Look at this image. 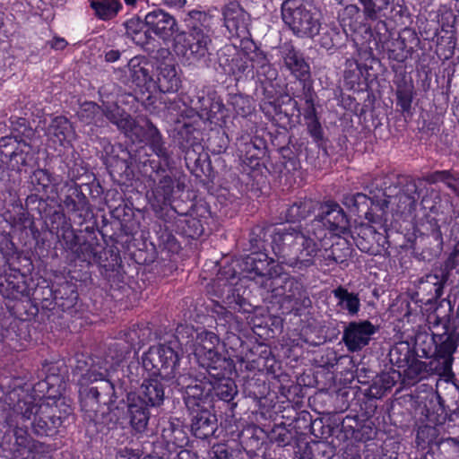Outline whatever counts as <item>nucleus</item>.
Instances as JSON below:
<instances>
[{"mask_svg":"<svg viewBox=\"0 0 459 459\" xmlns=\"http://www.w3.org/2000/svg\"><path fill=\"white\" fill-rule=\"evenodd\" d=\"M420 368H421V364H420V363H416V364L412 365V366H411V367H410V368L408 369L407 375H408V376H411V372L414 368L420 369Z\"/></svg>","mask_w":459,"mask_h":459,"instance_id":"79ce46f5","label":"nucleus"},{"mask_svg":"<svg viewBox=\"0 0 459 459\" xmlns=\"http://www.w3.org/2000/svg\"><path fill=\"white\" fill-rule=\"evenodd\" d=\"M268 274L270 275V277H273L272 273L268 272Z\"/></svg>","mask_w":459,"mask_h":459,"instance_id":"8fccbe9b","label":"nucleus"},{"mask_svg":"<svg viewBox=\"0 0 459 459\" xmlns=\"http://www.w3.org/2000/svg\"><path fill=\"white\" fill-rule=\"evenodd\" d=\"M120 53L117 50H109L106 53L105 58L108 62H115L118 60Z\"/></svg>","mask_w":459,"mask_h":459,"instance_id":"c9c22d12","label":"nucleus"},{"mask_svg":"<svg viewBox=\"0 0 459 459\" xmlns=\"http://www.w3.org/2000/svg\"><path fill=\"white\" fill-rule=\"evenodd\" d=\"M435 238H436L437 240L441 239V236H440V233H439V232H436Z\"/></svg>","mask_w":459,"mask_h":459,"instance_id":"49530a36","label":"nucleus"},{"mask_svg":"<svg viewBox=\"0 0 459 459\" xmlns=\"http://www.w3.org/2000/svg\"><path fill=\"white\" fill-rule=\"evenodd\" d=\"M283 22L299 37L313 38L320 30L316 13L307 7L304 0H286L281 6Z\"/></svg>","mask_w":459,"mask_h":459,"instance_id":"0eeeda50","label":"nucleus"},{"mask_svg":"<svg viewBox=\"0 0 459 459\" xmlns=\"http://www.w3.org/2000/svg\"><path fill=\"white\" fill-rule=\"evenodd\" d=\"M431 279L437 280V277L432 276V275H428L427 276V281H429V280H431Z\"/></svg>","mask_w":459,"mask_h":459,"instance_id":"a18cd8bd","label":"nucleus"},{"mask_svg":"<svg viewBox=\"0 0 459 459\" xmlns=\"http://www.w3.org/2000/svg\"><path fill=\"white\" fill-rule=\"evenodd\" d=\"M178 355L169 346L152 347L143 356V367L151 372L152 377L144 380L137 395L142 397L146 406H160L164 400V388L158 377L171 379L176 376Z\"/></svg>","mask_w":459,"mask_h":459,"instance_id":"20e7f679","label":"nucleus"},{"mask_svg":"<svg viewBox=\"0 0 459 459\" xmlns=\"http://www.w3.org/2000/svg\"><path fill=\"white\" fill-rule=\"evenodd\" d=\"M266 255L264 254H252L247 257V264H251L250 271L254 272L257 275H265L267 273H264V265L266 264Z\"/></svg>","mask_w":459,"mask_h":459,"instance_id":"393cba45","label":"nucleus"},{"mask_svg":"<svg viewBox=\"0 0 459 459\" xmlns=\"http://www.w3.org/2000/svg\"><path fill=\"white\" fill-rule=\"evenodd\" d=\"M312 203L310 201H304L299 204H294L286 212L285 219L287 221L294 222L304 218L310 211Z\"/></svg>","mask_w":459,"mask_h":459,"instance_id":"412c9836","label":"nucleus"},{"mask_svg":"<svg viewBox=\"0 0 459 459\" xmlns=\"http://www.w3.org/2000/svg\"><path fill=\"white\" fill-rule=\"evenodd\" d=\"M309 226L312 231L317 233L320 230H325L327 241L330 242L328 247H330L333 246L331 238L333 236H341L347 232L349 221L340 205L329 202L320 206V212Z\"/></svg>","mask_w":459,"mask_h":459,"instance_id":"1a4fd4ad","label":"nucleus"},{"mask_svg":"<svg viewBox=\"0 0 459 459\" xmlns=\"http://www.w3.org/2000/svg\"><path fill=\"white\" fill-rule=\"evenodd\" d=\"M215 453H221L225 458L228 456V452L222 446L216 447Z\"/></svg>","mask_w":459,"mask_h":459,"instance_id":"a19ab883","label":"nucleus"},{"mask_svg":"<svg viewBox=\"0 0 459 459\" xmlns=\"http://www.w3.org/2000/svg\"><path fill=\"white\" fill-rule=\"evenodd\" d=\"M394 352H396V349H393V350L391 351L390 355H391V357H392V359H391L392 360H393V356H394Z\"/></svg>","mask_w":459,"mask_h":459,"instance_id":"09e8293b","label":"nucleus"},{"mask_svg":"<svg viewBox=\"0 0 459 459\" xmlns=\"http://www.w3.org/2000/svg\"><path fill=\"white\" fill-rule=\"evenodd\" d=\"M168 5H182L186 0H164Z\"/></svg>","mask_w":459,"mask_h":459,"instance_id":"e433bc0d","label":"nucleus"},{"mask_svg":"<svg viewBox=\"0 0 459 459\" xmlns=\"http://www.w3.org/2000/svg\"><path fill=\"white\" fill-rule=\"evenodd\" d=\"M59 419L52 420L51 426L42 419H36L33 422V429L35 432L39 435H51L53 433V429L57 427L60 424Z\"/></svg>","mask_w":459,"mask_h":459,"instance_id":"bb28decb","label":"nucleus"},{"mask_svg":"<svg viewBox=\"0 0 459 459\" xmlns=\"http://www.w3.org/2000/svg\"><path fill=\"white\" fill-rule=\"evenodd\" d=\"M178 385L184 389V399L189 410L195 411L203 408V404L212 394V380L210 377L204 379L187 378L181 376L178 379Z\"/></svg>","mask_w":459,"mask_h":459,"instance_id":"9d476101","label":"nucleus"},{"mask_svg":"<svg viewBox=\"0 0 459 459\" xmlns=\"http://www.w3.org/2000/svg\"><path fill=\"white\" fill-rule=\"evenodd\" d=\"M434 290H435V292H436V296L438 297L440 294L438 293V290L440 289L439 286L437 285V283L435 282L434 283V286H433Z\"/></svg>","mask_w":459,"mask_h":459,"instance_id":"c03bdc74","label":"nucleus"},{"mask_svg":"<svg viewBox=\"0 0 459 459\" xmlns=\"http://www.w3.org/2000/svg\"><path fill=\"white\" fill-rule=\"evenodd\" d=\"M15 436V444L17 446V451L19 452L22 448H29V451L31 453H37L39 451H45V446L41 443H33L31 446L30 445V440L28 437V433L23 429H17L14 433Z\"/></svg>","mask_w":459,"mask_h":459,"instance_id":"4be33fe9","label":"nucleus"},{"mask_svg":"<svg viewBox=\"0 0 459 459\" xmlns=\"http://www.w3.org/2000/svg\"><path fill=\"white\" fill-rule=\"evenodd\" d=\"M334 297L339 299V305L351 315H355L359 310V299L357 295L350 293L347 290L339 287L333 290Z\"/></svg>","mask_w":459,"mask_h":459,"instance_id":"aec40b11","label":"nucleus"},{"mask_svg":"<svg viewBox=\"0 0 459 459\" xmlns=\"http://www.w3.org/2000/svg\"><path fill=\"white\" fill-rule=\"evenodd\" d=\"M117 459H137V455L131 450H124L119 453Z\"/></svg>","mask_w":459,"mask_h":459,"instance_id":"f704fd0d","label":"nucleus"},{"mask_svg":"<svg viewBox=\"0 0 459 459\" xmlns=\"http://www.w3.org/2000/svg\"><path fill=\"white\" fill-rule=\"evenodd\" d=\"M281 53L285 65L298 79H305L308 75V65L292 47L284 46Z\"/></svg>","mask_w":459,"mask_h":459,"instance_id":"a211bd4d","label":"nucleus"},{"mask_svg":"<svg viewBox=\"0 0 459 459\" xmlns=\"http://www.w3.org/2000/svg\"><path fill=\"white\" fill-rule=\"evenodd\" d=\"M0 147H11L12 151H3L2 152L5 157H9L13 163V166L19 167L20 165H26L32 158V147L30 143L26 140H18L16 137H4L0 140Z\"/></svg>","mask_w":459,"mask_h":459,"instance_id":"4468645a","label":"nucleus"},{"mask_svg":"<svg viewBox=\"0 0 459 459\" xmlns=\"http://www.w3.org/2000/svg\"><path fill=\"white\" fill-rule=\"evenodd\" d=\"M223 21L232 37H246L248 33L249 15L237 3H230L223 9Z\"/></svg>","mask_w":459,"mask_h":459,"instance_id":"ddd939ff","label":"nucleus"},{"mask_svg":"<svg viewBox=\"0 0 459 459\" xmlns=\"http://www.w3.org/2000/svg\"><path fill=\"white\" fill-rule=\"evenodd\" d=\"M187 224L189 227H193V230L189 233L190 237L195 238L200 236L204 232V227L201 224L200 221L190 219L187 221Z\"/></svg>","mask_w":459,"mask_h":459,"instance_id":"7c9ffc66","label":"nucleus"},{"mask_svg":"<svg viewBox=\"0 0 459 459\" xmlns=\"http://www.w3.org/2000/svg\"><path fill=\"white\" fill-rule=\"evenodd\" d=\"M192 432L198 438H206L215 432L217 418L211 411L201 408L192 420Z\"/></svg>","mask_w":459,"mask_h":459,"instance_id":"f3484780","label":"nucleus"},{"mask_svg":"<svg viewBox=\"0 0 459 459\" xmlns=\"http://www.w3.org/2000/svg\"><path fill=\"white\" fill-rule=\"evenodd\" d=\"M146 62L135 56L128 63L133 81L138 87L152 91L158 89L161 92H175L179 89L180 78L175 65L164 63L158 68L157 79L153 81L149 74Z\"/></svg>","mask_w":459,"mask_h":459,"instance_id":"39448f33","label":"nucleus"},{"mask_svg":"<svg viewBox=\"0 0 459 459\" xmlns=\"http://www.w3.org/2000/svg\"><path fill=\"white\" fill-rule=\"evenodd\" d=\"M105 113V116L114 124H116L120 129H122L126 134L129 136H135L139 141H143L142 128L137 126L134 121L126 113L122 112L120 108L114 105L112 109L106 108L105 110H101L100 108L94 102H85L82 105L79 111V117L82 121L90 124L91 122L97 123L98 117Z\"/></svg>","mask_w":459,"mask_h":459,"instance_id":"6e6552de","label":"nucleus"},{"mask_svg":"<svg viewBox=\"0 0 459 459\" xmlns=\"http://www.w3.org/2000/svg\"><path fill=\"white\" fill-rule=\"evenodd\" d=\"M254 67H264L268 64L266 56L259 51L255 54V57H252Z\"/></svg>","mask_w":459,"mask_h":459,"instance_id":"2f4dec72","label":"nucleus"},{"mask_svg":"<svg viewBox=\"0 0 459 459\" xmlns=\"http://www.w3.org/2000/svg\"><path fill=\"white\" fill-rule=\"evenodd\" d=\"M49 143L53 148L57 150L61 148H68L75 138V132L65 117H56L51 118L50 123L46 130Z\"/></svg>","mask_w":459,"mask_h":459,"instance_id":"f8f14e48","label":"nucleus"},{"mask_svg":"<svg viewBox=\"0 0 459 459\" xmlns=\"http://www.w3.org/2000/svg\"><path fill=\"white\" fill-rule=\"evenodd\" d=\"M398 374L384 373L379 377V383L381 384L380 389L376 393V396L381 397L385 393L390 390L397 382Z\"/></svg>","mask_w":459,"mask_h":459,"instance_id":"a878e982","label":"nucleus"},{"mask_svg":"<svg viewBox=\"0 0 459 459\" xmlns=\"http://www.w3.org/2000/svg\"><path fill=\"white\" fill-rule=\"evenodd\" d=\"M330 242L325 230L319 233L312 231L310 226L306 228L305 232H299L291 226L276 229L273 235L272 248L274 254L282 258L290 257L281 263L290 266H296L298 262H309L308 259L299 258L297 253L303 256H315L322 249L327 250Z\"/></svg>","mask_w":459,"mask_h":459,"instance_id":"7ed1b4c3","label":"nucleus"},{"mask_svg":"<svg viewBox=\"0 0 459 459\" xmlns=\"http://www.w3.org/2000/svg\"><path fill=\"white\" fill-rule=\"evenodd\" d=\"M447 440H448L449 442L453 443V444H457V441H456V439H455V438H449V439H447Z\"/></svg>","mask_w":459,"mask_h":459,"instance_id":"de8ad7c7","label":"nucleus"},{"mask_svg":"<svg viewBox=\"0 0 459 459\" xmlns=\"http://www.w3.org/2000/svg\"><path fill=\"white\" fill-rule=\"evenodd\" d=\"M22 134L26 138H30L33 134V131L31 128H25Z\"/></svg>","mask_w":459,"mask_h":459,"instance_id":"37998d69","label":"nucleus"},{"mask_svg":"<svg viewBox=\"0 0 459 459\" xmlns=\"http://www.w3.org/2000/svg\"><path fill=\"white\" fill-rule=\"evenodd\" d=\"M220 340L211 332L198 334L195 348V356L201 367L204 368L212 380V392L221 400L230 402L237 394L235 383L226 377L234 368L230 359L219 353Z\"/></svg>","mask_w":459,"mask_h":459,"instance_id":"f03ea898","label":"nucleus"},{"mask_svg":"<svg viewBox=\"0 0 459 459\" xmlns=\"http://www.w3.org/2000/svg\"><path fill=\"white\" fill-rule=\"evenodd\" d=\"M90 6L101 20L114 18L122 8L120 0H90Z\"/></svg>","mask_w":459,"mask_h":459,"instance_id":"6ab92c4d","label":"nucleus"},{"mask_svg":"<svg viewBox=\"0 0 459 459\" xmlns=\"http://www.w3.org/2000/svg\"><path fill=\"white\" fill-rule=\"evenodd\" d=\"M399 200L403 203L401 205L398 206V210L401 212H404L406 210H411L414 204V197L413 196H408V195H400Z\"/></svg>","mask_w":459,"mask_h":459,"instance_id":"473e14b6","label":"nucleus"},{"mask_svg":"<svg viewBox=\"0 0 459 459\" xmlns=\"http://www.w3.org/2000/svg\"><path fill=\"white\" fill-rule=\"evenodd\" d=\"M238 57L233 58L231 63L228 65L229 68L227 71L234 75L243 74L246 71L247 66L243 64L238 65Z\"/></svg>","mask_w":459,"mask_h":459,"instance_id":"c85d7f7f","label":"nucleus"},{"mask_svg":"<svg viewBox=\"0 0 459 459\" xmlns=\"http://www.w3.org/2000/svg\"><path fill=\"white\" fill-rule=\"evenodd\" d=\"M305 118L307 120V126L309 134L316 140H321L323 137V131L318 119L316 117V110L314 107L307 112Z\"/></svg>","mask_w":459,"mask_h":459,"instance_id":"5701e85b","label":"nucleus"},{"mask_svg":"<svg viewBox=\"0 0 459 459\" xmlns=\"http://www.w3.org/2000/svg\"><path fill=\"white\" fill-rule=\"evenodd\" d=\"M429 180L432 183L438 182V181H444L447 182L448 185H450V173L446 170L444 171H436L435 173L431 174L429 178Z\"/></svg>","mask_w":459,"mask_h":459,"instance_id":"c756f323","label":"nucleus"},{"mask_svg":"<svg viewBox=\"0 0 459 459\" xmlns=\"http://www.w3.org/2000/svg\"><path fill=\"white\" fill-rule=\"evenodd\" d=\"M190 19L202 22L201 26L193 25L190 33L178 32L176 19L169 13L156 9L149 12L144 18L147 32L153 33L163 40L173 37V49L178 56L196 58L204 56L211 43L210 18L202 12L192 11Z\"/></svg>","mask_w":459,"mask_h":459,"instance_id":"f257e3e1","label":"nucleus"},{"mask_svg":"<svg viewBox=\"0 0 459 459\" xmlns=\"http://www.w3.org/2000/svg\"><path fill=\"white\" fill-rule=\"evenodd\" d=\"M128 412L130 415V423L134 429L138 432L145 430L150 413L147 406L143 404L142 397L136 393H130L127 395Z\"/></svg>","mask_w":459,"mask_h":459,"instance_id":"2eb2a0df","label":"nucleus"},{"mask_svg":"<svg viewBox=\"0 0 459 459\" xmlns=\"http://www.w3.org/2000/svg\"><path fill=\"white\" fill-rule=\"evenodd\" d=\"M436 309L427 316V322L432 333L436 354L443 359L442 375H449L452 371L453 354L459 344V336L448 327V321L445 316L437 314Z\"/></svg>","mask_w":459,"mask_h":459,"instance_id":"423d86ee","label":"nucleus"},{"mask_svg":"<svg viewBox=\"0 0 459 459\" xmlns=\"http://www.w3.org/2000/svg\"><path fill=\"white\" fill-rule=\"evenodd\" d=\"M125 355L123 352L113 356L108 354L104 361H93L91 368H88L85 373H82L88 381L94 382L106 377L110 371L116 369V367L120 364L124 359Z\"/></svg>","mask_w":459,"mask_h":459,"instance_id":"dca6fc26","label":"nucleus"},{"mask_svg":"<svg viewBox=\"0 0 459 459\" xmlns=\"http://www.w3.org/2000/svg\"><path fill=\"white\" fill-rule=\"evenodd\" d=\"M377 327L369 321L352 322L345 328L343 342L350 351H357L368 345Z\"/></svg>","mask_w":459,"mask_h":459,"instance_id":"9b49d317","label":"nucleus"},{"mask_svg":"<svg viewBox=\"0 0 459 459\" xmlns=\"http://www.w3.org/2000/svg\"><path fill=\"white\" fill-rule=\"evenodd\" d=\"M34 177L38 178H46L48 181V174L44 170H38L34 173Z\"/></svg>","mask_w":459,"mask_h":459,"instance_id":"4c0bfd02","label":"nucleus"},{"mask_svg":"<svg viewBox=\"0 0 459 459\" xmlns=\"http://www.w3.org/2000/svg\"><path fill=\"white\" fill-rule=\"evenodd\" d=\"M67 45V42L65 39L63 38H55L53 39V40L50 42V46L51 48H55V49H57V50H62L64 49Z\"/></svg>","mask_w":459,"mask_h":459,"instance_id":"72a5a7b5","label":"nucleus"},{"mask_svg":"<svg viewBox=\"0 0 459 459\" xmlns=\"http://www.w3.org/2000/svg\"><path fill=\"white\" fill-rule=\"evenodd\" d=\"M397 106H399L403 113L409 114L411 109L413 100V92L411 88L398 89L396 91Z\"/></svg>","mask_w":459,"mask_h":459,"instance_id":"b1692460","label":"nucleus"},{"mask_svg":"<svg viewBox=\"0 0 459 459\" xmlns=\"http://www.w3.org/2000/svg\"><path fill=\"white\" fill-rule=\"evenodd\" d=\"M35 406L30 401H19L14 407L15 411L22 414V416L26 419H30L31 414L34 412Z\"/></svg>","mask_w":459,"mask_h":459,"instance_id":"cd10ccee","label":"nucleus"},{"mask_svg":"<svg viewBox=\"0 0 459 459\" xmlns=\"http://www.w3.org/2000/svg\"><path fill=\"white\" fill-rule=\"evenodd\" d=\"M126 6L130 8H134L138 0H124Z\"/></svg>","mask_w":459,"mask_h":459,"instance_id":"ea45409f","label":"nucleus"},{"mask_svg":"<svg viewBox=\"0 0 459 459\" xmlns=\"http://www.w3.org/2000/svg\"><path fill=\"white\" fill-rule=\"evenodd\" d=\"M359 2L365 6L367 10H370L372 8V0H359Z\"/></svg>","mask_w":459,"mask_h":459,"instance_id":"58836bf2","label":"nucleus"}]
</instances>
